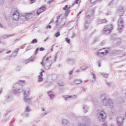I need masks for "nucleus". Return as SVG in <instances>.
<instances>
[{
    "label": "nucleus",
    "instance_id": "f257e3e1",
    "mask_svg": "<svg viewBox=\"0 0 126 126\" xmlns=\"http://www.w3.org/2000/svg\"><path fill=\"white\" fill-rule=\"evenodd\" d=\"M110 52V49H106L103 48L102 49L99 50L97 53V56H104V55H106V54H108Z\"/></svg>",
    "mask_w": 126,
    "mask_h": 126
},
{
    "label": "nucleus",
    "instance_id": "f03ea898",
    "mask_svg": "<svg viewBox=\"0 0 126 126\" xmlns=\"http://www.w3.org/2000/svg\"><path fill=\"white\" fill-rule=\"evenodd\" d=\"M20 16V14H19V12H18L17 10H16L14 11L12 17L13 18V20L17 21L19 19Z\"/></svg>",
    "mask_w": 126,
    "mask_h": 126
},
{
    "label": "nucleus",
    "instance_id": "7ed1b4c3",
    "mask_svg": "<svg viewBox=\"0 0 126 126\" xmlns=\"http://www.w3.org/2000/svg\"><path fill=\"white\" fill-rule=\"evenodd\" d=\"M113 30V25H110L109 26H106L103 29L104 32H108V33H111Z\"/></svg>",
    "mask_w": 126,
    "mask_h": 126
},
{
    "label": "nucleus",
    "instance_id": "20e7f679",
    "mask_svg": "<svg viewBox=\"0 0 126 126\" xmlns=\"http://www.w3.org/2000/svg\"><path fill=\"white\" fill-rule=\"evenodd\" d=\"M45 10H46V7L42 6L37 10L36 14L37 15H40V14H41V13H42V12H44V11H45Z\"/></svg>",
    "mask_w": 126,
    "mask_h": 126
},
{
    "label": "nucleus",
    "instance_id": "39448f33",
    "mask_svg": "<svg viewBox=\"0 0 126 126\" xmlns=\"http://www.w3.org/2000/svg\"><path fill=\"white\" fill-rule=\"evenodd\" d=\"M106 113H105L104 111H101L99 114V119H101L102 121H104L105 120V119H106Z\"/></svg>",
    "mask_w": 126,
    "mask_h": 126
},
{
    "label": "nucleus",
    "instance_id": "423d86ee",
    "mask_svg": "<svg viewBox=\"0 0 126 126\" xmlns=\"http://www.w3.org/2000/svg\"><path fill=\"white\" fill-rule=\"evenodd\" d=\"M32 16V14H31V13H26L23 16V17H24V19H26V20H27L31 18Z\"/></svg>",
    "mask_w": 126,
    "mask_h": 126
},
{
    "label": "nucleus",
    "instance_id": "0eeeda50",
    "mask_svg": "<svg viewBox=\"0 0 126 126\" xmlns=\"http://www.w3.org/2000/svg\"><path fill=\"white\" fill-rule=\"evenodd\" d=\"M82 82V81H81V80L77 79H76L74 81V83H75V84H80Z\"/></svg>",
    "mask_w": 126,
    "mask_h": 126
},
{
    "label": "nucleus",
    "instance_id": "6e6552de",
    "mask_svg": "<svg viewBox=\"0 0 126 126\" xmlns=\"http://www.w3.org/2000/svg\"><path fill=\"white\" fill-rule=\"evenodd\" d=\"M43 76H41V75H39L38 76V81L39 82H42L43 81V78L42 77Z\"/></svg>",
    "mask_w": 126,
    "mask_h": 126
},
{
    "label": "nucleus",
    "instance_id": "1a4fd4ad",
    "mask_svg": "<svg viewBox=\"0 0 126 126\" xmlns=\"http://www.w3.org/2000/svg\"><path fill=\"white\" fill-rule=\"evenodd\" d=\"M61 33H60V32H58L55 33V36L56 37V38H58V37H59Z\"/></svg>",
    "mask_w": 126,
    "mask_h": 126
},
{
    "label": "nucleus",
    "instance_id": "9d476101",
    "mask_svg": "<svg viewBox=\"0 0 126 126\" xmlns=\"http://www.w3.org/2000/svg\"><path fill=\"white\" fill-rule=\"evenodd\" d=\"M37 42H38V40L36 39H34L32 41L31 43L35 44V43H37Z\"/></svg>",
    "mask_w": 126,
    "mask_h": 126
},
{
    "label": "nucleus",
    "instance_id": "9b49d317",
    "mask_svg": "<svg viewBox=\"0 0 126 126\" xmlns=\"http://www.w3.org/2000/svg\"><path fill=\"white\" fill-rule=\"evenodd\" d=\"M65 41H66L67 44H70V40L68 38H66Z\"/></svg>",
    "mask_w": 126,
    "mask_h": 126
},
{
    "label": "nucleus",
    "instance_id": "f8f14e48",
    "mask_svg": "<svg viewBox=\"0 0 126 126\" xmlns=\"http://www.w3.org/2000/svg\"><path fill=\"white\" fill-rule=\"evenodd\" d=\"M81 2V0H76L74 2V3L77 4V3H80Z\"/></svg>",
    "mask_w": 126,
    "mask_h": 126
},
{
    "label": "nucleus",
    "instance_id": "ddd939ff",
    "mask_svg": "<svg viewBox=\"0 0 126 126\" xmlns=\"http://www.w3.org/2000/svg\"><path fill=\"white\" fill-rule=\"evenodd\" d=\"M68 7V6L67 5H65L64 7H63V10H66V8Z\"/></svg>",
    "mask_w": 126,
    "mask_h": 126
},
{
    "label": "nucleus",
    "instance_id": "4468645a",
    "mask_svg": "<svg viewBox=\"0 0 126 126\" xmlns=\"http://www.w3.org/2000/svg\"><path fill=\"white\" fill-rule=\"evenodd\" d=\"M47 93H48L49 96H50L51 95H52L53 94V92H52V91H49Z\"/></svg>",
    "mask_w": 126,
    "mask_h": 126
},
{
    "label": "nucleus",
    "instance_id": "2eb2a0df",
    "mask_svg": "<svg viewBox=\"0 0 126 126\" xmlns=\"http://www.w3.org/2000/svg\"><path fill=\"white\" fill-rule=\"evenodd\" d=\"M52 28V27H51V25H48L46 27V29H51Z\"/></svg>",
    "mask_w": 126,
    "mask_h": 126
},
{
    "label": "nucleus",
    "instance_id": "dca6fc26",
    "mask_svg": "<svg viewBox=\"0 0 126 126\" xmlns=\"http://www.w3.org/2000/svg\"><path fill=\"white\" fill-rule=\"evenodd\" d=\"M49 97L51 98V99H53L54 98V97H55V94H53Z\"/></svg>",
    "mask_w": 126,
    "mask_h": 126
},
{
    "label": "nucleus",
    "instance_id": "f3484780",
    "mask_svg": "<svg viewBox=\"0 0 126 126\" xmlns=\"http://www.w3.org/2000/svg\"><path fill=\"white\" fill-rule=\"evenodd\" d=\"M45 50V48H44L43 47H41L39 49V51H40L41 52H42V51H44Z\"/></svg>",
    "mask_w": 126,
    "mask_h": 126
},
{
    "label": "nucleus",
    "instance_id": "a211bd4d",
    "mask_svg": "<svg viewBox=\"0 0 126 126\" xmlns=\"http://www.w3.org/2000/svg\"><path fill=\"white\" fill-rule=\"evenodd\" d=\"M102 23H107V20L105 19L102 20Z\"/></svg>",
    "mask_w": 126,
    "mask_h": 126
},
{
    "label": "nucleus",
    "instance_id": "6ab92c4d",
    "mask_svg": "<svg viewBox=\"0 0 126 126\" xmlns=\"http://www.w3.org/2000/svg\"><path fill=\"white\" fill-rule=\"evenodd\" d=\"M91 0V2H92V3H94V2H96V0Z\"/></svg>",
    "mask_w": 126,
    "mask_h": 126
},
{
    "label": "nucleus",
    "instance_id": "aec40b11",
    "mask_svg": "<svg viewBox=\"0 0 126 126\" xmlns=\"http://www.w3.org/2000/svg\"><path fill=\"white\" fill-rule=\"evenodd\" d=\"M50 59H52V57H49L46 58V61H49V60H50Z\"/></svg>",
    "mask_w": 126,
    "mask_h": 126
},
{
    "label": "nucleus",
    "instance_id": "412c9836",
    "mask_svg": "<svg viewBox=\"0 0 126 126\" xmlns=\"http://www.w3.org/2000/svg\"><path fill=\"white\" fill-rule=\"evenodd\" d=\"M43 72H45V71L42 70L40 73V74L41 75V76H43Z\"/></svg>",
    "mask_w": 126,
    "mask_h": 126
},
{
    "label": "nucleus",
    "instance_id": "4be33fe9",
    "mask_svg": "<svg viewBox=\"0 0 126 126\" xmlns=\"http://www.w3.org/2000/svg\"><path fill=\"white\" fill-rule=\"evenodd\" d=\"M44 63H45V61L44 60H42V62H41V64L42 65H44Z\"/></svg>",
    "mask_w": 126,
    "mask_h": 126
},
{
    "label": "nucleus",
    "instance_id": "5701e85b",
    "mask_svg": "<svg viewBox=\"0 0 126 126\" xmlns=\"http://www.w3.org/2000/svg\"><path fill=\"white\" fill-rule=\"evenodd\" d=\"M26 110L27 111H29L30 110V107H29V106L26 107Z\"/></svg>",
    "mask_w": 126,
    "mask_h": 126
},
{
    "label": "nucleus",
    "instance_id": "b1692460",
    "mask_svg": "<svg viewBox=\"0 0 126 126\" xmlns=\"http://www.w3.org/2000/svg\"><path fill=\"white\" fill-rule=\"evenodd\" d=\"M31 0V3H33L35 2V0Z\"/></svg>",
    "mask_w": 126,
    "mask_h": 126
},
{
    "label": "nucleus",
    "instance_id": "393cba45",
    "mask_svg": "<svg viewBox=\"0 0 126 126\" xmlns=\"http://www.w3.org/2000/svg\"><path fill=\"white\" fill-rule=\"evenodd\" d=\"M66 12L67 13H69V12H70L69 9L66 10Z\"/></svg>",
    "mask_w": 126,
    "mask_h": 126
},
{
    "label": "nucleus",
    "instance_id": "a878e982",
    "mask_svg": "<svg viewBox=\"0 0 126 126\" xmlns=\"http://www.w3.org/2000/svg\"><path fill=\"white\" fill-rule=\"evenodd\" d=\"M54 22V20H51L50 23L49 24H51V23H53Z\"/></svg>",
    "mask_w": 126,
    "mask_h": 126
},
{
    "label": "nucleus",
    "instance_id": "bb28decb",
    "mask_svg": "<svg viewBox=\"0 0 126 126\" xmlns=\"http://www.w3.org/2000/svg\"><path fill=\"white\" fill-rule=\"evenodd\" d=\"M11 51L10 50L8 51V52H6V54H9V53H11Z\"/></svg>",
    "mask_w": 126,
    "mask_h": 126
},
{
    "label": "nucleus",
    "instance_id": "cd10ccee",
    "mask_svg": "<svg viewBox=\"0 0 126 126\" xmlns=\"http://www.w3.org/2000/svg\"><path fill=\"white\" fill-rule=\"evenodd\" d=\"M39 51V48H37L35 50L36 53H37Z\"/></svg>",
    "mask_w": 126,
    "mask_h": 126
},
{
    "label": "nucleus",
    "instance_id": "c85d7f7f",
    "mask_svg": "<svg viewBox=\"0 0 126 126\" xmlns=\"http://www.w3.org/2000/svg\"><path fill=\"white\" fill-rule=\"evenodd\" d=\"M98 67H100L101 66V64L100 63H98Z\"/></svg>",
    "mask_w": 126,
    "mask_h": 126
},
{
    "label": "nucleus",
    "instance_id": "c756f323",
    "mask_svg": "<svg viewBox=\"0 0 126 126\" xmlns=\"http://www.w3.org/2000/svg\"><path fill=\"white\" fill-rule=\"evenodd\" d=\"M23 92L25 95L26 94V92L25 91H23Z\"/></svg>",
    "mask_w": 126,
    "mask_h": 126
},
{
    "label": "nucleus",
    "instance_id": "7c9ffc66",
    "mask_svg": "<svg viewBox=\"0 0 126 126\" xmlns=\"http://www.w3.org/2000/svg\"><path fill=\"white\" fill-rule=\"evenodd\" d=\"M93 75L94 78H95V74H93Z\"/></svg>",
    "mask_w": 126,
    "mask_h": 126
},
{
    "label": "nucleus",
    "instance_id": "2f4dec72",
    "mask_svg": "<svg viewBox=\"0 0 126 126\" xmlns=\"http://www.w3.org/2000/svg\"><path fill=\"white\" fill-rule=\"evenodd\" d=\"M71 97H72L71 95H70L68 96V98H71Z\"/></svg>",
    "mask_w": 126,
    "mask_h": 126
},
{
    "label": "nucleus",
    "instance_id": "473e14b6",
    "mask_svg": "<svg viewBox=\"0 0 126 126\" xmlns=\"http://www.w3.org/2000/svg\"><path fill=\"white\" fill-rule=\"evenodd\" d=\"M70 74H72V71L70 72Z\"/></svg>",
    "mask_w": 126,
    "mask_h": 126
},
{
    "label": "nucleus",
    "instance_id": "72a5a7b5",
    "mask_svg": "<svg viewBox=\"0 0 126 126\" xmlns=\"http://www.w3.org/2000/svg\"><path fill=\"white\" fill-rule=\"evenodd\" d=\"M80 13H81V12H80L79 13V14H80Z\"/></svg>",
    "mask_w": 126,
    "mask_h": 126
},
{
    "label": "nucleus",
    "instance_id": "f704fd0d",
    "mask_svg": "<svg viewBox=\"0 0 126 126\" xmlns=\"http://www.w3.org/2000/svg\"><path fill=\"white\" fill-rule=\"evenodd\" d=\"M29 50V49H27V51H28Z\"/></svg>",
    "mask_w": 126,
    "mask_h": 126
},
{
    "label": "nucleus",
    "instance_id": "c9c22d12",
    "mask_svg": "<svg viewBox=\"0 0 126 126\" xmlns=\"http://www.w3.org/2000/svg\"><path fill=\"white\" fill-rule=\"evenodd\" d=\"M28 94L29 93V91H28Z\"/></svg>",
    "mask_w": 126,
    "mask_h": 126
},
{
    "label": "nucleus",
    "instance_id": "e433bc0d",
    "mask_svg": "<svg viewBox=\"0 0 126 126\" xmlns=\"http://www.w3.org/2000/svg\"><path fill=\"white\" fill-rule=\"evenodd\" d=\"M0 93H1V91H0Z\"/></svg>",
    "mask_w": 126,
    "mask_h": 126
}]
</instances>
